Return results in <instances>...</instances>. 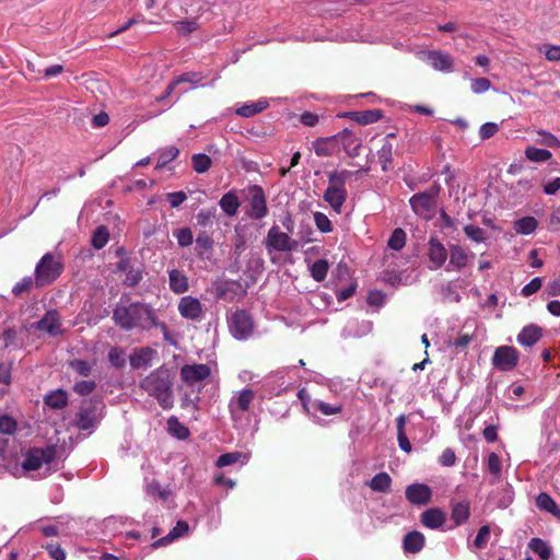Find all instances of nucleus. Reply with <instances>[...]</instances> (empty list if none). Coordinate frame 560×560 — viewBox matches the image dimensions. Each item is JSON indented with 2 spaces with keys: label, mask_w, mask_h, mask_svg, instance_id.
I'll use <instances>...</instances> for the list:
<instances>
[{
  "label": "nucleus",
  "mask_w": 560,
  "mask_h": 560,
  "mask_svg": "<svg viewBox=\"0 0 560 560\" xmlns=\"http://www.w3.org/2000/svg\"><path fill=\"white\" fill-rule=\"evenodd\" d=\"M112 318L115 325L125 331L132 329L150 330L158 325V316L154 310L141 302L118 303L113 310Z\"/></svg>",
  "instance_id": "obj_1"
},
{
  "label": "nucleus",
  "mask_w": 560,
  "mask_h": 560,
  "mask_svg": "<svg viewBox=\"0 0 560 560\" xmlns=\"http://www.w3.org/2000/svg\"><path fill=\"white\" fill-rule=\"evenodd\" d=\"M139 386L144 393L156 399L162 409L166 410L173 407V374L165 365L149 373L140 381Z\"/></svg>",
  "instance_id": "obj_2"
},
{
  "label": "nucleus",
  "mask_w": 560,
  "mask_h": 560,
  "mask_svg": "<svg viewBox=\"0 0 560 560\" xmlns=\"http://www.w3.org/2000/svg\"><path fill=\"white\" fill-rule=\"evenodd\" d=\"M104 404L102 400H86L77 413L74 425L81 431H94L103 418Z\"/></svg>",
  "instance_id": "obj_3"
},
{
  "label": "nucleus",
  "mask_w": 560,
  "mask_h": 560,
  "mask_svg": "<svg viewBox=\"0 0 560 560\" xmlns=\"http://www.w3.org/2000/svg\"><path fill=\"white\" fill-rule=\"evenodd\" d=\"M63 266L51 253H46L35 267V283L43 288L54 282L62 272Z\"/></svg>",
  "instance_id": "obj_4"
},
{
  "label": "nucleus",
  "mask_w": 560,
  "mask_h": 560,
  "mask_svg": "<svg viewBox=\"0 0 560 560\" xmlns=\"http://www.w3.org/2000/svg\"><path fill=\"white\" fill-rule=\"evenodd\" d=\"M265 247L269 254L272 252H294L300 247V242L292 238L289 233L282 232L273 224L265 237Z\"/></svg>",
  "instance_id": "obj_5"
},
{
  "label": "nucleus",
  "mask_w": 560,
  "mask_h": 560,
  "mask_svg": "<svg viewBox=\"0 0 560 560\" xmlns=\"http://www.w3.org/2000/svg\"><path fill=\"white\" fill-rule=\"evenodd\" d=\"M228 325L232 336L238 340L249 338L254 330V320L245 310H236L228 316Z\"/></svg>",
  "instance_id": "obj_6"
},
{
  "label": "nucleus",
  "mask_w": 560,
  "mask_h": 560,
  "mask_svg": "<svg viewBox=\"0 0 560 560\" xmlns=\"http://www.w3.org/2000/svg\"><path fill=\"white\" fill-rule=\"evenodd\" d=\"M56 456V447L48 445L46 447H34L26 454L22 467L26 471H35L40 468L43 463H51Z\"/></svg>",
  "instance_id": "obj_7"
},
{
  "label": "nucleus",
  "mask_w": 560,
  "mask_h": 560,
  "mask_svg": "<svg viewBox=\"0 0 560 560\" xmlns=\"http://www.w3.org/2000/svg\"><path fill=\"white\" fill-rule=\"evenodd\" d=\"M255 398V393L250 388H244L235 393L229 402V411L233 421L242 419L243 413L249 410Z\"/></svg>",
  "instance_id": "obj_8"
},
{
  "label": "nucleus",
  "mask_w": 560,
  "mask_h": 560,
  "mask_svg": "<svg viewBox=\"0 0 560 560\" xmlns=\"http://www.w3.org/2000/svg\"><path fill=\"white\" fill-rule=\"evenodd\" d=\"M439 188H431L429 191L413 195L409 202L412 210L421 217H428L436 206Z\"/></svg>",
  "instance_id": "obj_9"
},
{
  "label": "nucleus",
  "mask_w": 560,
  "mask_h": 560,
  "mask_svg": "<svg viewBox=\"0 0 560 560\" xmlns=\"http://www.w3.org/2000/svg\"><path fill=\"white\" fill-rule=\"evenodd\" d=\"M211 375V369L208 364H185L180 368V378L189 387L207 380Z\"/></svg>",
  "instance_id": "obj_10"
},
{
  "label": "nucleus",
  "mask_w": 560,
  "mask_h": 560,
  "mask_svg": "<svg viewBox=\"0 0 560 560\" xmlns=\"http://www.w3.org/2000/svg\"><path fill=\"white\" fill-rule=\"evenodd\" d=\"M518 363V352L510 346L499 347L492 357V364L501 371H511Z\"/></svg>",
  "instance_id": "obj_11"
},
{
  "label": "nucleus",
  "mask_w": 560,
  "mask_h": 560,
  "mask_svg": "<svg viewBox=\"0 0 560 560\" xmlns=\"http://www.w3.org/2000/svg\"><path fill=\"white\" fill-rule=\"evenodd\" d=\"M117 270L126 275L124 284L130 288L138 285L143 278L142 265L130 258H121L117 264Z\"/></svg>",
  "instance_id": "obj_12"
},
{
  "label": "nucleus",
  "mask_w": 560,
  "mask_h": 560,
  "mask_svg": "<svg viewBox=\"0 0 560 560\" xmlns=\"http://www.w3.org/2000/svg\"><path fill=\"white\" fill-rule=\"evenodd\" d=\"M420 59L430 65L434 70L450 72L453 69V58L440 50H428L420 52Z\"/></svg>",
  "instance_id": "obj_13"
},
{
  "label": "nucleus",
  "mask_w": 560,
  "mask_h": 560,
  "mask_svg": "<svg viewBox=\"0 0 560 560\" xmlns=\"http://www.w3.org/2000/svg\"><path fill=\"white\" fill-rule=\"evenodd\" d=\"M250 192V210L249 217L255 220L265 218L268 213L267 200L264 189L258 185L249 187Z\"/></svg>",
  "instance_id": "obj_14"
},
{
  "label": "nucleus",
  "mask_w": 560,
  "mask_h": 560,
  "mask_svg": "<svg viewBox=\"0 0 560 560\" xmlns=\"http://www.w3.org/2000/svg\"><path fill=\"white\" fill-rule=\"evenodd\" d=\"M34 328L56 337L62 334L60 315L56 310L47 311L44 316L34 324Z\"/></svg>",
  "instance_id": "obj_15"
},
{
  "label": "nucleus",
  "mask_w": 560,
  "mask_h": 560,
  "mask_svg": "<svg viewBox=\"0 0 560 560\" xmlns=\"http://www.w3.org/2000/svg\"><path fill=\"white\" fill-rule=\"evenodd\" d=\"M178 312L183 318L200 320L202 317V304L197 298L185 295L178 302Z\"/></svg>",
  "instance_id": "obj_16"
},
{
  "label": "nucleus",
  "mask_w": 560,
  "mask_h": 560,
  "mask_svg": "<svg viewBox=\"0 0 560 560\" xmlns=\"http://www.w3.org/2000/svg\"><path fill=\"white\" fill-rule=\"evenodd\" d=\"M407 500L415 505H425L431 501L432 490L424 483H412L405 491Z\"/></svg>",
  "instance_id": "obj_17"
},
{
  "label": "nucleus",
  "mask_w": 560,
  "mask_h": 560,
  "mask_svg": "<svg viewBox=\"0 0 560 560\" xmlns=\"http://www.w3.org/2000/svg\"><path fill=\"white\" fill-rule=\"evenodd\" d=\"M428 256L430 260V269L436 270L441 268L447 259V249L435 237L429 241Z\"/></svg>",
  "instance_id": "obj_18"
},
{
  "label": "nucleus",
  "mask_w": 560,
  "mask_h": 560,
  "mask_svg": "<svg viewBox=\"0 0 560 560\" xmlns=\"http://www.w3.org/2000/svg\"><path fill=\"white\" fill-rule=\"evenodd\" d=\"M155 354L156 351L149 347L137 348L129 357L130 365L137 370L149 368L152 364V359Z\"/></svg>",
  "instance_id": "obj_19"
},
{
  "label": "nucleus",
  "mask_w": 560,
  "mask_h": 560,
  "mask_svg": "<svg viewBox=\"0 0 560 560\" xmlns=\"http://www.w3.org/2000/svg\"><path fill=\"white\" fill-rule=\"evenodd\" d=\"M446 521V514L439 508H431L421 514V523L430 529L441 528Z\"/></svg>",
  "instance_id": "obj_20"
},
{
  "label": "nucleus",
  "mask_w": 560,
  "mask_h": 560,
  "mask_svg": "<svg viewBox=\"0 0 560 560\" xmlns=\"http://www.w3.org/2000/svg\"><path fill=\"white\" fill-rule=\"evenodd\" d=\"M347 199L346 188L328 186L324 192V200L337 212H341V208Z\"/></svg>",
  "instance_id": "obj_21"
},
{
  "label": "nucleus",
  "mask_w": 560,
  "mask_h": 560,
  "mask_svg": "<svg viewBox=\"0 0 560 560\" xmlns=\"http://www.w3.org/2000/svg\"><path fill=\"white\" fill-rule=\"evenodd\" d=\"M338 138L341 139L343 150L346 151L348 156L357 158L360 155L362 142L360 139L353 136L351 131L345 129L342 132L338 135Z\"/></svg>",
  "instance_id": "obj_22"
},
{
  "label": "nucleus",
  "mask_w": 560,
  "mask_h": 560,
  "mask_svg": "<svg viewBox=\"0 0 560 560\" xmlns=\"http://www.w3.org/2000/svg\"><path fill=\"white\" fill-rule=\"evenodd\" d=\"M202 78L203 77L201 75V73L194 72V71L185 72V73L178 75L175 80H173L167 85L165 94L163 96H161L160 98H158V101H162L165 97L170 96L175 91L176 86L179 85L180 83H190L192 85H197L202 80Z\"/></svg>",
  "instance_id": "obj_23"
},
{
  "label": "nucleus",
  "mask_w": 560,
  "mask_h": 560,
  "mask_svg": "<svg viewBox=\"0 0 560 560\" xmlns=\"http://www.w3.org/2000/svg\"><path fill=\"white\" fill-rule=\"evenodd\" d=\"M468 262V255L466 250L459 245H451L450 246V261L446 267V270L451 269L460 270Z\"/></svg>",
  "instance_id": "obj_24"
},
{
  "label": "nucleus",
  "mask_w": 560,
  "mask_h": 560,
  "mask_svg": "<svg viewBox=\"0 0 560 560\" xmlns=\"http://www.w3.org/2000/svg\"><path fill=\"white\" fill-rule=\"evenodd\" d=\"M542 336L541 328L530 324L525 326L517 336V341L524 347L534 346Z\"/></svg>",
  "instance_id": "obj_25"
},
{
  "label": "nucleus",
  "mask_w": 560,
  "mask_h": 560,
  "mask_svg": "<svg viewBox=\"0 0 560 560\" xmlns=\"http://www.w3.org/2000/svg\"><path fill=\"white\" fill-rule=\"evenodd\" d=\"M394 137V133H389L384 139L382 148L377 151L378 161L382 165V170L387 172L393 167V152L394 147L389 141V138Z\"/></svg>",
  "instance_id": "obj_26"
},
{
  "label": "nucleus",
  "mask_w": 560,
  "mask_h": 560,
  "mask_svg": "<svg viewBox=\"0 0 560 560\" xmlns=\"http://www.w3.org/2000/svg\"><path fill=\"white\" fill-rule=\"evenodd\" d=\"M170 289L176 294H183L189 289L188 278L178 269L168 271Z\"/></svg>",
  "instance_id": "obj_27"
},
{
  "label": "nucleus",
  "mask_w": 560,
  "mask_h": 560,
  "mask_svg": "<svg viewBox=\"0 0 560 560\" xmlns=\"http://www.w3.org/2000/svg\"><path fill=\"white\" fill-rule=\"evenodd\" d=\"M338 139V136L327 137V138H318L313 143L312 147L317 156H329L334 153L335 143Z\"/></svg>",
  "instance_id": "obj_28"
},
{
  "label": "nucleus",
  "mask_w": 560,
  "mask_h": 560,
  "mask_svg": "<svg viewBox=\"0 0 560 560\" xmlns=\"http://www.w3.org/2000/svg\"><path fill=\"white\" fill-rule=\"evenodd\" d=\"M219 206L225 214L229 217H234L240 208V200L237 195L232 190L228 191L221 197Z\"/></svg>",
  "instance_id": "obj_29"
},
{
  "label": "nucleus",
  "mask_w": 560,
  "mask_h": 560,
  "mask_svg": "<svg viewBox=\"0 0 560 560\" xmlns=\"http://www.w3.org/2000/svg\"><path fill=\"white\" fill-rule=\"evenodd\" d=\"M423 546L424 536L418 530L408 533L404 538V549L406 552L417 553Z\"/></svg>",
  "instance_id": "obj_30"
},
{
  "label": "nucleus",
  "mask_w": 560,
  "mask_h": 560,
  "mask_svg": "<svg viewBox=\"0 0 560 560\" xmlns=\"http://www.w3.org/2000/svg\"><path fill=\"white\" fill-rule=\"evenodd\" d=\"M44 402L52 409H62L68 405V394L63 389H56L44 397Z\"/></svg>",
  "instance_id": "obj_31"
},
{
  "label": "nucleus",
  "mask_w": 560,
  "mask_h": 560,
  "mask_svg": "<svg viewBox=\"0 0 560 560\" xmlns=\"http://www.w3.org/2000/svg\"><path fill=\"white\" fill-rule=\"evenodd\" d=\"M470 515V504L468 501H462L452 505L451 517L455 525L464 524Z\"/></svg>",
  "instance_id": "obj_32"
},
{
  "label": "nucleus",
  "mask_w": 560,
  "mask_h": 560,
  "mask_svg": "<svg viewBox=\"0 0 560 560\" xmlns=\"http://www.w3.org/2000/svg\"><path fill=\"white\" fill-rule=\"evenodd\" d=\"M536 504L540 510L547 511L560 521V508L555 500L547 493H539L536 498Z\"/></svg>",
  "instance_id": "obj_33"
},
{
  "label": "nucleus",
  "mask_w": 560,
  "mask_h": 560,
  "mask_svg": "<svg viewBox=\"0 0 560 560\" xmlns=\"http://www.w3.org/2000/svg\"><path fill=\"white\" fill-rule=\"evenodd\" d=\"M267 107H268V102L265 100H259L255 103L244 104V105L240 106L235 113L241 117L248 118L256 114L261 113Z\"/></svg>",
  "instance_id": "obj_34"
},
{
  "label": "nucleus",
  "mask_w": 560,
  "mask_h": 560,
  "mask_svg": "<svg viewBox=\"0 0 560 560\" xmlns=\"http://www.w3.org/2000/svg\"><path fill=\"white\" fill-rule=\"evenodd\" d=\"M188 529H189V526L185 521H178L176 523L175 527L168 533V535L156 540L153 544V546L154 547L164 546V545L171 542L172 540H174L175 538H178V537L183 536L184 534H186L188 532Z\"/></svg>",
  "instance_id": "obj_35"
},
{
  "label": "nucleus",
  "mask_w": 560,
  "mask_h": 560,
  "mask_svg": "<svg viewBox=\"0 0 560 560\" xmlns=\"http://www.w3.org/2000/svg\"><path fill=\"white\" fill-rule=\"evenodd\" d=\"M392 478L387 472L376 474L369 482L370 488L376 492H389Z\"/></svg>",
  "instance_id": "obj_36"
},
{
  "label": "nucleus",
  "mask_w": 560,
  "mask_h": 560,
  "mask_svg": "<svg viewBox=\"0 0 560 560\" xmlns=\"http://www.w3.org/2000/svg\"><path fill=\"white\" fill-rule=\"evenodd\" d=\"M350 117L361 125H369L378 121L382 118V112L378 109L353 112L350 113Z\"/></svg>",
  "instance_id": "obj_37"
},
{
  "label": "nucleus",
  "mask_w": 560,
  "mask_h": 560,
  "mask_svg": "<svg viewBox=\"0 0 560 560\" xmlns=\"http://www.w3.org/2000/svg\"><path fill=\"white\" fill-rule=\"evenodd\" d=\"M538 222L534 217H524L514 222V231L517 234L528 235L537 229Z\"/></svg>",
  "instance_id": "obj_38"
},
{
  "label": "nucleus",
  "mask_w": 560,
  "mask_h": 560,
  "mask_svg": "<svg viewBox=\"0 0 560 560\" xmlns=\"http://www.w3.org/2000/svg\"><path fill=\"white\" fill-rule=\"evenodd\" d=\"M529 549L539 556L544 560H548L551 557V547L540 538H532L528 544Z\"/></svg>",
  "instance_id": "obj_39"
},
{
  "label": "nucleus",
  "mask_w": 560,
  "mask_h": 560,
  "mask_svg": "<svg viewBox=\"0 0 560 560\" xmlns=\"http://www.w3.org/2000/svg\"><path fill=\"white\" fill-rule=\"evenodd\" d=\"M248 457L242 452H231L222 454L217 459V466L218 467H225L233 465L235 463L241 462L242 464H245L247 462Z\"/></svg>",
  "instance_id": "obj_40"
},
{
  "label": "nucleus",
  "mask_w": 560,
  "mask_h": 560,
  "mask_svg": "<svg viewBox=\"0 0 560 560\" xmlns=\"http://www.w3.org/2000/svg\"><path fill=\"white\" fill-rule=\"evenodd\" d=\"M310 404H311V409H313L315 411H319L320 413H323L325 416L337 415V413H340L342 410L341 405H330V404L325 402L319 399H315V400L311 401Z\"/></svg>",
  "instance_id": "obj_41"
},
{
  "label": "nucleus",
  "mask_w": 560,
  "mask_h": 560,
  "mask_svg": "<svg viewBox=\"0 0 560 560\" xmlns=\"http://www.w3.org/2000/svg\"><path fill=\"white\" fill-rule=\"evenodd\" d=\"M167 425L173 436L179 440H186L189 436L188 428L182 424L176 417H171L167 421Z\"/></svg>",
  "instance_id": "obj_42"
},
{
  "label": "nucleus",
  "mask_w": 560,
  "mask_h": 560,
  "mask_svg": "<svg viewBox=\"0 0 560 560\" xmlns=\"http://www.w3.org/2000/svg\"><path fill=\"white\" fill-rule=\"evenodd\" d=\"M173 26L175 27L176 32L180 35H189L196 30H198L199 24L197 19H187V20H180L175 21L173 23Z\"/></svg>",
  "instance_id": "obj_43"
},
{
  "label": "nucleus",
  "mask_w": 560,
  "mask_h": 560,
  "mask_svg": "<svg viewBox=\"0 0 560 560\" xmlns=\"http://www.w3.org/2000/svg\"><path fill=\"white\" fill-rule=\"evenodd\" d=\"M69 368L74 371L78 375L88 377L91 375L93 364L81 359H73L68 363Z\"/></svg>",
  "instance_id": "obj_44"
},
{
  "label": "nucleus",
  "mask_w": 560,
  "mask_h": 560,
  "mask_svg": "<svg viewBox=\"0 0 560 560\" xmlns=\"http://www.w3.org/2000/svg\"><path fill=\"white\" fill-rule=\"evenodd\" d=\"M405 244H406V232L400 228L395 229L387 242V246L390 249L398 252L404 248Z\"/></svg>",
  "instance_id": "obj_45"
},
{
  "label": "nucleus",
  "mask_w": 560,
  "mask_h": 560,
  "mask_svg": "<svg viewBox=\"0 0 560 560\" xmlns=\"http://www.w3.org/2000/svg\"><path fill=\"white\" fill-rule=\"evenodd\" d=\"M329 265L325 259H318L312 264L310 270L314 280L320 282L323 281L328 272Z\"/></svg>",
  "instance_id": "obj_46"
},
{
  "label": "nucleus",
  "mask_w": 560,
  "mask_h": 560,
  "mask_svg": "<svg viewBox=\"0 0 560 560\" xmlns=\"http://www.w3.org/2000/svg\"><path fill=\"white\" fill-rule=\"evenodd\" d=\"M178 154L179 150L174 145L163 149L159 154L156 167H165L171 161L175 160Z\"/></svg>",
  "instance_id": "obj_47"
},
{
  "label": "nucleus",
  "mask_w": 560,
  "mask_h": 560,
  "mask_svg": "<svg viewBox=\"0 0 560 560\" xmlns=\"http://www.w3.org/2000/svg\"><path fill=\"white\" fill-rule=\"evenodd\" d=\"M487 467L489 472L493 475L491 482H497L501 478V460L497 453L492 452L488 455Z\"/></svg>",
  "instance_id": "obj_48"
},
{
  "label": "nucleus",
  "mask_w": 560,
  "mask_h": 560,
  "mask_svg": "<svg viewBox=\"0 0 560 560\" xmlns=\"http://www.w3.org/2000/svg\"><path fill=\"white\" fill-rule=\"evenodd\" d=\"M192 168L199 173H206L211 166V159L203 153L194 154L191 158Z\"/></svg>",
  "instance_id": "obj_49"
},
{
  "label": "nucleus",
  "mask_w": 560,
  "mask_h": 560,
  "mask_svg": "<svg viewBox=\"0 0 560 560\" xmlns=\"http://www.w3.org/2000/svg\"><path fill=\"white\" fill-rule=\"evenodd\" d=\"M525 155L528 160L533 162H546L552 156L550 151L546 149H538L535 147L527 148L525 151Z\"/></svg>",
  "instance_id": "obj_50"
},
{
  "label": "nucleus",
  "mask_w": 560,
  "mask_h": 560,
  "mask_svg": "<svg viewBox=\"0 0 560 560\" xmlns=\"http://www.w3.org/2000/svg\"><path fill=\"white\" fill-rule=\"evenodd\" d=\"M18 429V422L9 415L0 413V433L12 435Z\"/></svg>",
  "instance_id": "obj_51"
},
{
  "label": "nucleus",
  "mask_w": 560,
  "mask_h": 560,
  "mask_svg": "<svg viewBox=\"0 0 560 560\" xmlns=\"http://www.w3.org/2000/svg\"><path fill=\"white\" fill-rule=\"evenodd\" d=\"M109 363L117 369H121L126 364L125 351L119 347L112 348L108 352Z\"/></svg>",
  "instance_id": "obj_52"
},
{
  "label": "nucleus",
  "mask_w": 560,
  "mask_h": 560,
  "mask_svg": "<svg viewBox=\"0 0 560 560\" xmlns=\"http://www.w3.org/2000/svg\"><path fill=\"white\" fill-rule=\"evenodd\" d=\"M174 236L180 247H187L192 244L194 236L189 228H183L174 232Z\"/></svg>",
  "instance_id": "obj_53"
},
{
  "label": "nucleus",
  "mask_w": 560,
  "mask_h": 560,
  "mask_svg": "<svg viewBox=\"0 0 560 560\" xmlns=\"http://www.w3.org/2000/svg\"><path fill=\"white\" fill-rule=\"evenodd\" d=\"M95 388L96 383L92 380L80 381L73 385V392L80 396H88L93 393Z\"/></svg>",
  "instance_id": "obj_54"
},
{
  "label": "nucleus",
  "mask_w": 560,
  "mask_h": 560,
  "mask_svg": "<svg viewBox=\"0 0 560 560\" xmlns=\"http://www.w3.org/2000/svg\"><path fill=\"white\" fill-rule=\"evenodd\" d=\"M108 242V232L105 226H98L92 237V244L96 249L103 248Z\"/></svg>",
  "instance_id": "obj_55"
},
{
  "label": "nucleus",
  "mask_w": 560,
  "mask_h": 560,
  "mask_svg": "<svg viewBox=\"0 0 560 560\" xmlns=\"http://www.w3.org/2000/svg\"><path fill=\"white\" fill-rule=\"evenodd\" d=\"M314 222L316 224V228L322 232V233H329L331 232L332 230V224H331V221L328 219V217L323 213V212H319V211H316L314 213Z\"/></svg>",
  "instance_id": "obj_56"
},
{
  "label": "nucleus",
  "mask_w": 560,
  "mask_h": 560,
  "mask_svg": "<svg viewBox=\"0 0 560 560\" xmlns=\"http://www.w3.org/2000/svg\"><path fill=\"white\" fill-rule=\"evenodd\" d=\"M464 232L467 235V237H469L471 241H474L476 243H481L486 240L485 230H482L479 226L471 225V224L466 225L464 228Z\"/></svg>",
  "instance_id": "obj_57"
},
{
  "label": "nucleus",
  "mask_w": 560,
  "mask_h": 560,
  "mask_svg": "<svg viewBox=\"0 0 560 560\" xmlns=\"http://www.w3.org/2000/svg\"><path fill=\"white\" fill-rule=\"evenodd\" d=\"M549 61H560V46L546 44L538 48Z\"/></svg>",
  "instance_id": "obj_58"
},
{
  "label": "nucleus",
  "mask_w": 560,
  "mask_h": 560,
  "mask_svg": "<svg viewBox=\"0 0 560 560\" xmlns=\"http://www.w3.org/2000/svg\"><path fill=\"white\" fill-rule=\"evenodd\" d=\"M35 280L31 276L24 277L21 281H19L12 289V293L14 295H21L24 292H27L32 289Z\"/></svg>",
  "instance_id": "obj_59"
},
{
  "label": "nucleus",
  "mask_w": 560,
  "mask_h": 560,
  "mask_svg": "<svg viewBox=\"0 0 560 560\" xmlns=\"http://www.w3.org/2000/svg\"><path fill=\"white\" fill-rule=\"evenodd\" d=\"M489 537H490V527L488 525H483L479 528L477 536L475 538L474 545L478 549H481L487 545Z\"/></svg>",
  "instance_id": "obj_60"
},
{
  "label": "nucleus",
  "mask_w": 560,
  "mask_h": 560,
  "mask_svg": "<svg viewBox=\"0 0 560 560\" xmlns=\"http://www.w3.org/2000/svg\"><path fill=\"white\" fill-rule=\"evenodd\" d=\"M499 131V125L495 122H486L479 129L481 140H488Z\"/></svg>",
  "instance_id": "obj_61"
},
{
  "label": "nucleus",
  "mask_w": 560,
  "mask_h": 560,
  "mask_svg": "<svg viewBox=\"0 0 560 560\" xmlns=\"http://www.w3.org/2000/svg\"><path fill=\"white\" fill-rule=\"evenodd\" d=\"M470 88L475 94H481L491 88V82L487 78L472 79Z\"/></svg>",
  "instance_id": "obj_62"
},
{
  "label": "nucleus",
  "mask_w": 560,
  "mask_h": 560,
  "mask_svg": "<svg viewBox=\"0 0 560 560\" xmlns=\"http://www.w3.org/2000/svg\"><path fill=\"white\" fill-rule=\"evenodd\" d=\"M456 463L455 452L447 447L445 448L439 457V464L444 467H452Z\"/></svg>",
  "instance_id": "obj_63"
},
{
  "label": "nucleus",
  "mask_w": 560,
  "mask_h": 560,
  "mask_svg": "<svg viewBox=\"0 0 560 560\" xmlns=\"http://www.w3.org/2000/svg\"><path fill=\"white\" fill-rule=\"evenodd\" d=\"M46 550L54 560H66V551L58 544H47Z\"/></svg>",
  "instance_id": "obj_64"
}]
</instances>
